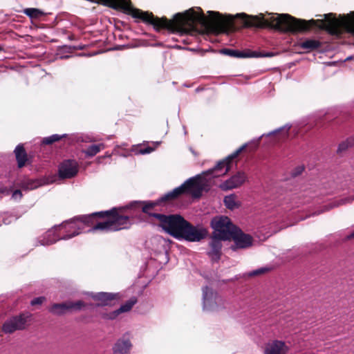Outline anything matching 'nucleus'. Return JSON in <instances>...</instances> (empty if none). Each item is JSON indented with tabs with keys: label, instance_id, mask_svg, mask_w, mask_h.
I'll return each instance as SVG.
<instances>
[{
	"label": "nucleus",
	"instance_id": "obj_1",
	"mask_svg": "<svg viewBox=\"0 0 354 354\" xmlns=\"http://www.w3.org/2000/svg\"><path fill=\"white\" fill-rule=\"evenodd\" d=\"M247 147V144L243 145L226 158L218 162L214 167L203 171L202 174H198L189 178L180 186L165 194V198L171 199L172 201L185 194H191L195 198H200L204 189V177L212 175L214 178H217L226 174L230 170L232 161L244 151Z\"/></svg>",
	"mask_w": 354,
	"mask_h": 354
},
{
	"label": "nucleus",
	"instance_id": "obj_28",
	"mask_svg": "<svg viewBox=\"0 0 354 354\" xmlns=\"http://www.w3.org/2000/svg\"><path fill=\"white\" fill-rule=\"evenodd\" d=\"M45 301V297H39L33 299L31 301V305L32 306H36V305H40Z\"/></svg>",
	"mask_w": 354,
	"mask_h": 354
},
{
	"label": "nucleus",
	"instance_id": "obj_36",
	"mask_svg": "<svg viewBox=\"0 0 354 354\" xmlns=\"http://www.w3.org/2000/svg\"><path fill=\"white\" fill-rule=\"evenodd\" d=\"M290 127H288L287 129H286V136H288V130H289Z\"/></svg>",
	"mask_w": 354,
	"mask_h": 354
},
{
	"label": "nucleus",
	"instance_id": "obj_35",
	"mask_svg": "<svg viewBox=\"0 0 354 354\" xmlns=\"http://www.w3.org/2000/svg\"><path fill=\"white\" fill-rule=\"evenodd\" d=\"M281 130V129H278V130H276V131H274L272 132L270 134H274V133H277V132L280 131Z\"/></svg>",
	"mask_w": 354,
	"mask_h": 354
},
{
	"label": "nucleus",
	"instance_id": "obj_30",
	"mask_svg": "<svg viewBox=\"0 0 354 354\" xmlns=\"http://www.w3.org/2000/svg\"><path fill=\"white\" fill-rule=\"evenodd\" d=\"M153 151V148L151 147H147L144 148H140L139 150L140 153L141 154H147L152 152Z\"/></svg>",
	"mask_w": 354,
	"mask_h": 354
},
{
	"label": "nucleus",
	"instance_id": "obj_18",
	"mask_svg": "<svg viewBox=\"0 0 354 354\" xmlns=\"http://www.w3.org/2000/svg\"><path fill=\"white\" fill-rule=\"evenodd\" d=\"M131 347V344L129 339H119L113 348V354H128Z\"/></svg>",
	"mask_w": 354,
	"mask_h": 354
},
{
	"label": "nucleus",
	"instance_id": "obj_5",
	"mask_svg": "<svg viewBox=\"0 0 354 354\" xmlns=\"http://www.w3.org/2000/svg\"><path fill=\"white\" fill-rule=\"evenodd\" d=\"M203 308L208 312H218L225 308L224 300L212 288L205 286L203 288Z\"/></svg>",
	"mask_w": 354,
	"mask_h": 354
},
{
	"label": "nucleus",
	"instance_id": "obj_8",
	"mask_svg": "<svg viewBox=\"0 0 354 354\" xmlns=\"http://www.w3.org/2000/svg\"><path fill=\"white\" fill-rule=\"evenodd\" d=\"M230 240L234 241V244L230 246V249L236 251L238 249H247L250 248L253 243V238L251 235L244 233L239 227L234 232Z\"/></svg>",
	"mask_w": 354,
	"mask_h": 354
},
{
	"label": "nucleus",
	"instance_id": "obj_14",
	"mask_svg": "<svg viewBox=\"0 0 354 354\" xmlns=\"http://www.w3.org/2000/svg\"><path fill=\"white\" fill-rule=\"evenodd\" d=\"M288 347L284 342L274 340L268 343L265 348V354H287Z\"/></svg>",
	"mask_w": 354,
	"mask_h": 354
},
{
	"label": "nucleus",
	"instance_id": "obj_32",
	"mask_svg": "<svg viewBox=\"0 0 354 354\" xmlns=\"http://www.w3.org/2000/svg\"><path fill=\"white\" fill-rule=\"evenodd\" d=\"M21 197H22V193L19 189H16L15 191L13 192L12 198H14L15 199H17V198L21 199Z\"/></svg>",
	"mask_w": 354,
	"mask_h": 354
},
{
	"label": "nucleus",
	"instance_id": "obj_9",
	"mask_svg": "<svg viewBox=\"0 0 354 354\" xmlns=\"http://www.w3.org/2000/svg\"><path fill=\"white\" fill-rule=\"evenodd\" d=\"M29 318L28 315L24 313L12 317L4 322L2 330L6 333H12L16 330H23L26 328Z\"/></svg>",
	"mask_w": 354,
	"mask_h": 354
},
{
	"label": "nucleus",
	"instance_id": "obj_7",
	"mask_svg": "<svg viewBox=\"0 0 354 354\" xmlns=\"http://www.w3.org/2000/svg\"><path fill=\"white\" fill-rule=\"evenodd\" d=\"M165 198V194L160 197L159 199L156 201H133L129 205L130 208H141L142 212L146 214L149 217L154 218V214H160V213H154L152 212L153 210L156 206L160 205L162 203H167L171 201V199H167Z\"/></svg>",
	"mask_w": 354,
	"mask_h": 354
},
{
	"label": "nucleus",
	"instance_id": "obj_22",
	"mask_svg": "<svg viewBox=\"0 0 354 354\" xmlns=\"http://www.w3.org/2000/svg\"><path fill=\"white\" fill-rule=\"evenodd\" d=\"M104 149V144L92 145L87 147V149L85 150V153L87 156L92 157L95 156L97 153Z\"/></svg>",
	"mask_w": 354,
	"mask_h": 354
},
{
	"label": "nucleus",
	"instance_id": "obj_10",
	"mask_svg": "<svg viewBox=\"0 0 354 354\" xmlns=\"http://www.w3.org/2000/svg\"><path fill=\"white\" fill-rule=\"evenodd\" d=\"M91 298L97 303L95 304L96 306H113L115 301L120 299L119 293L105 292H100L97 293H93Z\"/></svg>",
	"mask_w": 354,
	"mask_h": 354
},
{
	"label": "nucleus",
	"instance_id": "obj_25",
	"mask_svg": "<svg viewBox=\"0 0 354 354\" xmlns=\"http://www.w3.org/2000/svg\"><path fill=\"white\" fill-rule=\"evenodd\" d=\"M235 199L236 197L233 194L227 196L224 198L223 202L227 208L232 210L239 207Z\"/></svg>",
	"mask_w": 354,
	"mask_h": 354
},
{
	"label": "nucleus",
	"instance_id": "obj_33",
	"mask_svg": "<svg viewBox=\"0 0 354 354\" xmlns=\"http://www.w3.org/2000/svg\"><path fill=\"white\" fill-rule=\"evenodd\" d=\"M349 239H354V231L348 236Z\"/></svg>",
	"mask_w": 354,
	"mask_h": 354
},
{
	"label": "nucleus",
	"instance_id": "obj_23",
	"mask_svg": "<svg viewBox=\"0 0 354 354\" xmlns=\"http://www.w3.org/2000/svg\"><path fill=\"white\" fill-rule=\"evenodd\" d=\"M66 136H67L66 134H63V135L53 134L50 136L46 137V138H43V140L41 141V144L44 145H52L53 143L59 141L60 140H62L64 138H66Z\"/></svg>",
	"mask_w": 354,
	"mask_h": 354
},
{
	"label": "nucleus",
	"instance_id": "obj_21",
	"mask_svg": "<svg viewBox=\"0 0 354 354\" xmlns=\"http://www.w3.org/2000/svg\"><path fill=\"white\" fill-rule=\"evenodd\" d=\"M23 12L30 18L34 19H39L41 17L45 15V13L42 10L34 8H26L24 10Z\"/></svg>",
	"mask_w": 354,
	"mask_h": 354
},
{
	"label": "nucleus",
	"instance_id": "obj_34",
	"mask_svg": "<svg viewBox=\"0 0 354 354\" xmlns=\"http://www.w3.org/2000/svg\"><path fill=\"white\" fill-rule=\"evenodd\" d=\"M316 125L319 127H323V125L321 124V122H317Z\"/></svg>",
	"mask_w": 354,
	"mask_h": 354
},
{
	"label": "nucleus",
	"instance_id": "obj_4",
	"mask_svg": "<svg viewBox=\"0 0 354 354\" xmlns=\"http://www.w3.org/2000/svg\"><path fill=\"white\" fill-rule=\"evenodd\" d=\"M210 224L214 230L212 235L223 239V241H230V236L238 227L232 223L230 218L225 216L214 217Z\"/></svg>",
	"mask_w": 354,
	"mask_h": 354
},
{
	"label": "nucleus",
	"instance_id": "obj_37",
	"mask_svg": "<svg viewBox=\"0 0 354 354\" xmlns=\"http://www.w3.org/2000/svg\"><path fill=\"white\" fill-rule=\"evenodd\" d=\"M6 189H1V190H0V192L3 193V192H6Z\"/></svg>",
	"mask_w": 354,
	"mask_h": 354
},
{
	"label": "nucleus",
	"instance_id": "obj_20",
	"mask_svg": "<svg viewBox=\"0 0 354 354\" xmlns=\"http://www.w3.org/2000/svg\"><path fill=\"white\" fill-rule=\"evenodd\" d=\"M39 186V183L37 180L26 178L21 181L20 187L25 190L34 189Z\"/></svg>",
	"mask_w": 354,
	"mask_h": 354
},
{
	"label": "nucleus",
	"instance_id": "obj_16",
	"mask_svg": "<svg viewBox=\"0 0 354 354\" xmlns=\"http://www.w3.org/2000/svg\"><path fill=\"white\" fill-rule=\"evenodd\" d=\"M80 233V232L79 231V229H78L77 230H74L72 233L67 234L60 238L57 237V236L50 238V236L52 235L54 236V232L48 231L44 237L40 240V243L41 245H52V244L56 243L59 239H64V240L69 239H71V238L78 235Z\"/></svg>",
	"mask_w": 354,
	"mask_h": 354
},
{
	"label": "nucleus",
	"instance_id": "obj_13",
	"mask_svg": "<svg viewBox=\"0 0 354 354\" xmlns=\"http://www.w3.org/2000/svg\"><path fill=\"white\" fill-rule=\"evenodd\" d=\"M223 239H219L218 236L212 235V239L209 243L211 250L208 252V255L212 259V261L218 262L221 256V248Z\"/></svg>",
	"mask_w": 354,
	"mask_h": 354
},
{
	"label": "nucleus",
	"instance_id": "obj_24",
	"mask_svg": "<svg viewBox=\"0 0 354 354\" xmlns=\"http://www.w3.org/2000/svg\"><path fill=\"white\" fill-rule=\"evenodd\" d=\"M137 298L136 297H132L131 298H130V299H129L119 308L120 311L122 313L130 311L133 306L137 303Z\"/></svg>",
	"mask_w": 354,
	"mask_h": 354
},
{
	"label": "nucleus",
	"instance_id": "obj_12",
	"mask_svg": "<svg viewBox=\"0 0 354 354\" xmlns=\"http://www.w3.org/2000/svg\"><path fill=\"white\" fill-rule=\"evenodd\" d=\"M247 179L246 174L243 171H238L230 178L223 183L220 187L223 190H230L239 187L243 185Z\"/></svg>",
	"mask_w": 354,
	"mask_h": 354
},
{
	"label": "nucleus",
	"instance_id": "obj_6",
	"mask_svg": "<svg viewBox=\"0 0 354 354\" xmlns=\"http://www.w3.org/2000/svg\"><path fill=\"white\" fill-rule=\"evenodd\" d=\"M84 306H86V304L82 300L76 301H67L62 303L53 304L48 310L53 315L62 316L67 312L80 311Z\"/></svg>",
	"mask_w": 354,
	"mask_h": 354
},
{
	"label": "nucleus",
	"instance_id": "obj_3",
	"mask_svg": "<svg viewBox=\"0 0 354 354\" xmlns=\"http://www.w3.org/2000/svg\"><path fill=\"white\" fill-rule=\"evenodd\" d=\"M120 209L113 207L109 210L80 216L76 219L87 226H92L90 231L111 232L129 229L131 225L130 218L120 214Z\"/></svg>",
	"mask_w": 354,
	"mask_h": 354
},
{
	"label": "nucleus",
	"instance_id": "obj_17",
	"mask_svg": "<svg viewBox=\"0 0 354 354\" xmlns=\"http://www.w3.org/2000/svg\"><path fill=\"white\" fill-rule=\"evenodd\" d=\"M221 53L223 55H228L233 57H255L259 55L254 51H250L248 53H245L243 51H239L237 50H233L230 48H223L221 50Z\"/></svg>",
	"mask_w": 354,
	"mask_h": 354
},
{
	"label": "nucleus",
	"instance_id": "obj_15",
	"mask_svg": "<svg viewBox=\"0 0 354 354\" xmlns=\"http://www.w3.org/2000/svg\"><path fill=\"white\" fill-rule=\"evenodd\" d=\"M14 153L19 169L31 162L23 144H19L15 147Z\"/></svg>",
	"mask_w": 354,
	"mask_h": 354
},
{
	"label": "nucleus",
	"instance_id": "obj_38",
	"mask_svg": "<svg viewBox=\"0 0 354 354\" xmlns=\"http://www.w3.org/2000/svg\"><path fill=\"white\" fill-rule=\"evenodd\" d=\"M2 50V48L0 46V51Z\"/></svg>",
	"mask_w": 354,
	"mask_h": 354
},
{
	"label": "nucleus",
	"instance_id": "obj_26",
	"mask_svg": "<svg viewBox=\"0 0 354 354\" xmlns=\"http://www.w3.org/2000/svg\"><path fill=\"white\" fill-rule=\"evenodd\" d=\"M122 313L120 311V308L112 311L109 313H105L102 315V317L107 319H115Z\"/></svg>",
	"mask_w": 354,
	"mask_h": 354
},
{
	"label": "nucleus",
	"instance_id": "obj_19",
	"mask_svg": "<svg viewBox=\"0 0 354 354\" xmlns=\"http://www.w3.org/2000/svg\"><path fill=\"white\" fill-rule=\"evenodd\" d=\"M301 48L307 51H313L322 46V42L314 39H306L299 44Z\"/></svg>",
	"mask_w": 354,
	"mask_h": 354
},
{
	"label": "nucleus",
	"instance_id": "obj_27",
	"mask_svg": "<svg viewBox=\"0 0 354 354\" xmlns=\"http://www.w3.org/2000/svg\"><path fill=\"white\" fill-rule=\"evenodd\" d=\"M270 270V269L268 268H261L257 269V270L251 272L249 274V275L250 277L261 275V274H265V273L269 272Z\"/></svg>",
	"mask_w": 354,
	"mask_h": 354
},
{
	"label": "nucleus",
	"instance_id": "obj_31",
	"mask_svg": "<svg viewBox=\"0 0 354 354\" xmlns=\"http://www.w3.org/2000/svg\"><path fill=\"white\" fill-rule=\"evenodd\" d=\"M304 171V167H297L292 172V176H297L299 175H300L302 171Z\"/></svg>",
	"mask_w": 354,
	"mask_h": 354
},
{
	"label": "nucleus",
	"instance_id": "obj_29",
	"mask_svg": "<svg viewBox=\"0 0 354 354\" xmlns=\"http://www.w3.org/2000/svg\"><path fill=\"white\" fill-rule=\"evenodd\" d=\"M348 146H349L348 141L342 142V143H340L339 145L337 152L340 153V152L345 151L346 149H348Z\"/></svg>",
	"mask_w": 354,
	"mask_h": 354
},
{
	"label": "nucleus",
	"instance_id": "obj_2",
	"mask_svg": "<svg viewBox=\"0 0 354 354\" xmlns=\"http://www.w3.org/2000/svg\"><path fill=\"white\" fill-rule=\"evenodd\" d=\"M158 227L177 239L198 242L206 238L208 231L202 226H194L178 214H154Z\"/></svg>",
	"mask_w": 354,
	"mask_h": 354
},
{
	"label": "nucleus",
	"instance_id": "obj_11",
	"mask_svg": "<svg viewBox=\"0 0 354 354\" xmlns=\"http://www.w3.org/2000/svg\"><path fill=\"white\" fill-rule=\"evenodd\" d=\"M78 172L77 163L74 160H65L59 167V176L62 179L71 178Z\"/></svg>",
	"mask_w": 354,
	"mask_h": 354
}]
</instances>
